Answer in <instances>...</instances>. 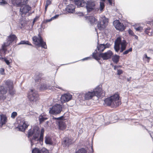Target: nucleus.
<instances>
[{"label":"nucleus","mask_w":153,"mask_h":153,"mask_svg":"<svg viewBox=\"0 0 153 153\" xmlns=\"http://www.w3.org/2000/svg\"><path fill=\"white\" fill-rule=\"evenodd\" d=\"M104 45L105 46V49L106 48H109L111 46V45L109 43H107L105 44H104Z\"/></svg>","instance_id":"a18cd8bd"},{"label":"nucleus","mask_w":153,"mask_h":153,"mask_svg":"<svg viewBox=\"0 0 153 153\" xmlns=\"http://www.w3.org/2000/svg\"><path fill=\"white\" fill-rule=\"evenodd\" d=\"M50 85L45 84H42L40 87V89L41 90H44L49 88Z\"/></svg>","instance_id":"cd10ccee"},{"label":"nucleus","mask_w":153,"mask_h":153,"mask_svg":"<svg viewBox=\"0 0 153 153\" xmlns=\"http://www.w3.org/2000/svg\"><path fill=\"white\" fill-rule=\"evenodd\" d=\"M17 115V113L16 112H13L11 114V117L13 119H14Z\"/></svg>","instance_id":"e433bc0d"},{"label":"nucleus","mask_w":153,"mask_h":153,"mask_svg":"<svg viewBox=\"0 0 153 153\" xmlns=\"http://www.w3.org/2000/svg\"><path fill=\"white\" fill-rule=\"evenodd\" d=\"M97 47L98 50L100 52H102L105 49L104 44H98Z\"/></svg>","instance_id":"5701e85b"},{"label":"nucleus","mask_w":153,"mask_h":153,"mask_svg":"<svg viewBox=\"0 0 153 153\" xmlns=\"http://www.w3.org/2000/svg\"><path fill=\"white\" fill-rule=\"evenodd\" d=\"M44 131L43 128L41 129L40 137H39L40 131L38 127H35L33 130L30 129L29 130L28 132V137L33 135L32 138L30 139L31 146L34 144L38 143H41L43 142Z\"/></svg>","instance_id":"f257e3e1"},{"label":"nucleus","mask_w":153,"mask_h":153,"mask_svg":"<svg viewBox=\"0 0 153 153\" xmlns=\"http://www.w3.org/2000/svg\"><path fill=\"white\" fill-rule=\"evenodd\" d=\"M120 57L119 56L115 54L112 58V60L114 62L117 63L119 62Z\"/></svg>","instance_id":"a878e982"},{"label":"nucleus","mask_w":153,"mask_h":153,"mask_svg":"<svg viewBox=\"0 0 153 153\" xmlns=\"http://www.w3.org/2000/svg\"><path fill=\"white\" fill-rule=\"evenodd\" d=\"M91 149L92 150V152H93V148L92 147H91Z\"/></svg>","instance_id":"680f3d73"},{"label":"nucleus","mask_w":153,"mask_h":153,"mask_svg":"<svg viewBox=\"0 0 153 153\" xmlns=\"http://www.w3.org/2000/svg\"><path fill=\"white\" fill-rule=\"evenodd\" d=\"M108 19L105 16L101 18L97 23L98 29L100 30H103L105 28L108 23Z\"/></svg>","instance_id":"1a4fd4ad"},{"label":"nucleus","mask_w":153,"mask_h":153,"mask_svg":"<svg viewBox=\"0 0 153 153\" xmlns=\"http://www.w3.org/2000/svg\"><path fill=\"white\" fill-rule=\"evenodd\" d=\"M90 58L89 57H86V58H85L84 59H83L82 60H87V59H88V58Z\"/></svg>","instance_id":"4d7b16f0"},{"label":"nucleus","mask_w":153,"mask_h":153,"mask_svg":"<svg viewBox=\"0 0 153 153\" xmlns=\"http://www.w3.org/2000/svg\"><path fill=\"white\" fill-rule=\"evenodd\" d=\"M76 153H87L86 151L84 148L79 149Z\"/></svg>","instance_id":"f704fd0d"},{"label":"nucleus","mask_w":153,"mask_h":153,"mask_svg":"<svg viewBox=\"0 0 153 153\" xmlns=\"http://www.w3.org/2000/svg\"><path fill=\"white\" fill-rule=\"evenodd\" d=\"M5 84L8 86L9 89L10 88H12L13 87V82L12 81L9 80H7L5 81Z\"/></svg>","instance_id":"393cba45"},{"label":"nucleus","mask_w":153,"mask_h":153,"mask_svg":"<svg viewBox=\"0 0 153 153\" xmlns=\"http://www.w3.org/2000/svg\"><path fill=\"white\" fill-rule=\"evenodd\" d=\"M26 44L29 45H32L29 43L28 41H22L18 44V45Z\"/></svg>","instance_id":"2f4dec72"},{"label":"nucleus","mask_w":153,"mask_h":153,"mask_svg":"<svg viewBox=\"0 0 153 153\" xmlns=\"http://www.w3.org/2000/svg\"><path fill=\"white\" fill-rule=\"evenodd\" d=\"M100 8L101 10L104 7V3L100 2Z\"/></svg>","instance_id":"c03bdc74"},{"label":"nucleus","mask_w":153,"mask_h":153,"mask_svg":"<svg viewBox=\"0 0 153 153\" xmlns=\"http://www.w3.org/2000/svg\"><path fill=\"white\" fill-rule=\"evenodd\" d=\"M93 92L95 94V96H96L98 97L105 95V91L102 90L100 86H97Z\"/></svg>","instance_id":"9b49d317"},{"label":"nucleus","mask_w":153,"mask_h":153,"mask_svg":"<svg viewBox=\"0 0 153 153\" xmlns=\"http://www.w3.org/2000/svg\"><path fill=\"white\" fill-rule=\"evenodd\" d=\"M75 7L73 4L69 5L66 8V10L68 13H73L75 11Z\"/></svg>","instance_id":"a211bd4d"},{"label":"nucleus","mask_w":153,"mask_h":153,"mask_svg":"<svg viewBox=\"0 0 153 153\" xmlns=\"http://www.w3.org/2000/svg\"><path fill=\"white\" fill-rule=\"evenodd\" d=\"M133 36H134V38H135L136 39H138V36H136V35H134H134H133Z\"/></svg>","instance_id":"6e6d98bb"},{"label":"nucleus","mask_w":153,"mask_h":153,"mask_svg":"<svg viewBox=\"0 0 153 153\" xmlns=\"http://www.w3.org/2000/svg\"><path fill=\"white\" fill-rule=\"evenodd\" d=\"M72 143V140L71 139L67 137L64 139L62 142L63 144L68 146L71 144Z\"/></svg>","instance_id":"412c9836"},{"label":"nucleus","mask_w":153,"mask_h":153,"mask_svg":"<svg viewBox=\"0 0 153 153\" xmlns=\"http://www.w3.org/2000/svg\"><path fill=\"white\" fill-rule=\"evenodd\" d=\"M59 16V15H56L53 17L51 18L52 20L57 18Z\"/></svg>","instance_id":"8fccbe9b"},{"label":"nucleus","mask_w":153,"mask_h":153,"mask_svg":"<svg viewBox=\"0 0 153 153\" xmlns=\"http://www.w3.org/2000/svg\"><path fill=\"white\" fill-rule=\"evenodd\" d=\"M117 67V66L115 65V66H114V70H116Z\"/></svg>","instance_id":"13d9d810"},{"label":"nucleus","mask_w":153,"mask_h":153,"mask_svg":"<svg viewBox=\"0 0 153 153\" xmlns=\"http://www.w3.org/2000/svg\"><path fill=\"white\" fill-rule=\"evenodd\" d=\"M19 2L16 3L18 6H21L22 5H24L27 4L26 2H25L24 0H17Z\"/></svg>","instance_id":"c756f323"},{"label":"nucleus","mask_w":153,"mask_h":153,"mask_svg":"<svg viewBox=\"0 0 153 153\" xmlns=\"http://www.w3.org/2000/svg\"><path fill=\"white\" fill-rule=\"evenodd\" d=\"M7 90V88L4 86H0V93L2 94H5Z\"/></svg>","instance_id":"b1692460"},{"label":"nucleus","mask_w":153,"mask_h":153,"mask_svg":"<svg viewBox=\"0 0 153 153\" xmlns=\"http://www.w3.org/2000/svg\"><path fill=\"white\" fill-rule=\"evenodd\" d=\"M1 4H7V2L5 0H0Z\"/></svg>","instance_id":"79ce46f5"},{"label":"nucleus","mask_w":153,"mask_h":153,"mask_svg":"<svg viewBox=\"0 0 153 153\" xmlns=\"http://www.w3.org/2000/svg\"><path fill=\"white\" fill-rule=\"evenodd\" d=\"M52 20V19L51 18V19H47L46 20V22L47 23V22H50Z\"/></svg>","instance_id":"864d4df0"},{"label":"nucleus","mask_w":153,"mask_h":153,"mask_svg":"<svg viewBox=\"0 0 153 153\" xmlns=\"http://www.w3.org/2000/svg\"><path fill=\"white\" fill-rule=\"evenodd\" d=\"M94 96L95 94L93 91H88L85 94H82L80 95L82 100H90Z\"/></svg>","instance_id":"9d476101"},{"label":"nucleus","mask_w":153,"mask_h":153,"mask_svg":"<svg viewBox=\"0 0 153 153\" xmlns=\"http://www.w3.org/2000/svg\"><path fill=\"white\" fill-rule=\"evenodd\" d=\"M144 56H145V57L147 59H148V62H149V60L150 59V58L149 57H148L147 56V54H144Z\"/></svg>","instance_id":"3c124183"},{"label":"nucleus","mask_w":153,"mask_h":153,"mask_svg":"<svg viewBox=\"0 0 153 153\" xmlns=\"http://www.w3.org/2000/svg\"><path fill=\"white\" fill-rule=\"evenodd\" d=\"M4 71V69L3 68H1L0 69V72L1 73V74H3L2 73H3Z\"/></svg>","instance_id":"603ef678"},{"label":"nucleus","mask_w":153,"mask_h":153,"mask_svg":"<svg viewBox=\"0 0 153 153\" xmlns=\"http://www.w3.org/2000/svg\"><path fill=\"white\" fill-rule=\"evenodd\" d=\"M113 24L116 28L120 31H123L125 29V27L123 24L120 23L118 21H114Z\"/></svg>","instance_id":"f8f14e48"},{"label":"nucleus","mask_w":153,"mask_h":153,"mask_svg":"<svg viewBox=\"0 0 153 153\" xmlns=\"http://www.w3.org/2000/svg\"><path fill=\"white\" fill-rule=\"evenodd\" d=\"M86 19L88 23H90L91 25H93L95 22L97 21V20L93 16L87 17H86Z\"/></svg>","instance_id":"f3484780"},{"label":"nucleus","mask_w":153,"mask_h":153,"mask_svg":"<svg viewBox=\"0 0 153 153\" xmlns=\"http://www.w3.org/2000/svg\"><path fill=\"white\" fill-rule=\"evenodd\" d=\"M0 124L1 125V127L3 125L5 124L7 122V117L6 116L3 114L0 115Z\"/></svg>","instance_id":"6ab92c4d"},{"label":"nucleus","mask_w":153,"mask_h":153,"mask_svg":"<svg viewBox=\"0 0 153 153\" xmlns=\"http://www.w3.org/2000/svg\"><path fill=\"white\" fill-rule=\"evenodd\" d=\"M126 41L124 40L122 41L121 38L119 37L114 42V48L116 52H118L120 51V53H122L126 49Z\"/></svg>","instance_id":"20e7f679"},{"label":"nucleus","mask_w":153,"mask_h":153,"mask_svg":"<svg viewBox=\"0 0 153 153\" xmlns=\"http://www.w3.org/2000/svg\"><path fill=\"white\" fill-rule=\"evenodd\" d=\"M72 98V96L71 94H65L62 95L61 98V100L62 101L64 102H67L71 100Z\"/></svg>","instance_id":"2eb2a0df"},{"label":"nucleus","mask_w":153,"mask_h":153,"mask_svg":"<svg viewBox=\"0 0 153 153\" xmlns=\"http://www.w3.org/2000/svg\"><path fill=\"white\" fill-rule=\"evenodd\" d=\"M39 118L40 123H43L45 120L48 119L47 117H44L42 115H41L39 116Z\"/></svg>","instance_id":"7c9ffc66"},{"label":"nucleus","mask_w":153,"mask_h":153,"mask_svg":"<svg viewBox=\"0 0 153 153\" xmlns=\"http://www.w3.org/2000/svg\"><path fill=\"white\" fill-rule=\"evenodd\" d=\"M41 78L39 76H36L35 79V81L36 82H39L41 80Z\"/></svg>","instance_id":"37998d69"},{"label":"nucleus","mask_w":153,"mask_h":153,"mask_svg":"<svg viewBox=\"0 0 153 153\" xmlns=\"http://www.w3.org/2000/svg\"><path fill=\"white\" fill-rule=\"evenodd\" d=\"M11 43H10V40L7 38L6 42L2 45V49L0 50V51H3L4 53H5L7 51L6 47L10 45Z\"/></svg>","instance_id":"dca6fc26"},{"label":"nucleus","mask_w":153,"mask_h":153,"mask_svg":"<svg viewBox=\"0 0 153 153\" xmlns=\"http://www.w3.org/2000/svg\"><path fill=\"white\" fill-rule=\"evenodd\" d=\"M75 2L78 7H85L88 13L92 11L95 9V4L94 1H90L86 3L84 0H76L75 1Z\"/></svg>","instance_id":"f03ea898"},{"label":"nucleus","mask_w":153,"mask_h":153,"mask_svg":"<svg viewBox=\"0 0 153 153\" xmlns=\"http://www.w3.org/2000/svg\"><path fill=\"white\" fill-rule=\"evenodd\" d=\"M16 37L14 35H10L8 37V39L10 40V43H12V42H13L15 40H16Z\"/></svg>","instance_id":"bb28decb"},{"label":"nucleus","mask_w":153,"mask_h":153,"mask_svg":"<svg viewBox=\"0 0 153 153\" xmlns=\"http://www.w3.org/2000/svg\"><path fill=\"white\" fill-rule=\"evenodd\" d=\"M58 123V125L60 129L63 130L66 128V124L63 121H59Z\"/></svg>","instance_id":"4be33fe9"},{"label":"nucleus","mask_w":153,"mask_h":153,"mask_svg":"<svg viewBox=\"0 0 153 153\" xmlns=\"http://www.w3.org/2000/svg\"><path fill=\"white\" fill-rule=\"evenodd\" d=\"M36 22V19H34V20L33 21V24L34 23V22Z\"/></svg>","instance_id":"052dcab7"},{"label":"nucleus","mask_w":153,"mask_h":153,"mask_svg":"<svg viewBox=\"0 0 153 153\" xmlns=\"http://www.w3.org/2000/svg\"><path fill=\"white\" fill-rule=\"evenodd\" d=\"M9 94L11 95H13L15 93V91L13 89V87L12 88L9 89Z\"/></svg>","instance_id":"72a5a7b5"},{"label":"nucleus","mask_w":153,"mask_h":153,"mask_svg":"<svg viewBox=\"0 0 153 153\" xmlns=\"http://www.w3.org/2000/svg\"><path fill=\"white\" fill-rule=\"evenodd\" d=\"M32 153H41V150L37 148H35L32 150Z\"/></svg>","instance_id":"473e14b6"},{"label":"nucleus","mask_w":153,"mask_h":153,"mask_svg":"<svg viewBox=\"0 0 153 153\" xmlns=\"http://www.w3.org/2000/svg\"><path fill=\"white\" fill-rule=\"evenodd\" d=\"M97 51L96 50L92 53V56L93 58L97 61L100 60L101 58L104 60L108 59H110L113 55V53L110 50L104 53H100L98 55H97Z\"/></svg>","instance_id":"39448f33"},{"label":"nucleus","mask_w":153,"mask_h":153,"mask_svg":"<svg viewBox=\"0 0 153 153\" xmlns=\"http://www.w3.org/2000/svg\"><path fill=\"white\" fill-rule=\"evenodd\" d=\"M4 61L6 63L7 65H9L10 64V62L9 60L7 59L6 58L4 59Z\"/></svg>","instance_id":"de8ad7c7"},{"label":"nucleus","mask_w":153,"mask_h":153,"mask_svg":"<svg viewBox=\"0 0 153 153\" xmlns=\"http://www.w3.org/2000/svg\"><path fill=\"white\" fill-rule=\"evenodd\" d=\"M39 94L37 92L35 89H31L28 93V97L30 100L36 102L39 99Z\"/></svg>","instance_id":"6e6552de"},{"label":"nucleus","mask_w":153,"mask_h":153,"mask_svg":"<svg viewBox=\"0 0 153 153\" xmlns=\"http://www.w3.org/2000/svg\"><path fill=\"white\" fill-rule=\"evenodd\" d=\"M128 32H129V33L130 34H131V35L132 36H133L134 35V34L133 33V32H132V31L131 30H129V31H128Z\"/></svg>","instance_id":"09e8293b"},{"label":"nucleus","mask_w":153,"mask_h":153,"mask_svg":"<svg viewBox=\"0 0 153 153\" xmlns=\"http://www.w3.org/2000/svg\"><path fill=\"white\" fill-rule=\"evenodd\" d=\"M131 78V77H130L129 78L127 79V80L129 82L130 81Z\"/></svg>","instance_id":"bf43d9fd"},{"label":"nucleus","mask_w":153,"mask_h":153,"mask_svg":"<svg viewBox=\"0 0 153 153\" xmlns=\"http://www.w3.org/2000/svg\"><path fill=\"white\" fill-rule=\"evenodd\" d=\"M135 29L136 31L142 32L143 29V28L142 27L139 26L135 28Z\"/></svg>","instance_id":"ea45409f"},{"label":"nucleus","mask_w":153,"mask_h":153,"mask_svg":"<svg viewBox=\"0 0 153 153\" xmlns=\"http://www.w3.org/2000/svg\"><path fill=\"white\" fill-rule=\"evenodd\" d=\"M28 126V125L25 122L22 121L19 124L18 128L19 131H24L25 129Z\"/></svg>","instance_id":"4468645a"},{"label":"nucleus","mask_w":153,"mask_h":153,"mask_svg":"<svg viewBox=\"0 0 153 153\" xmlns=\"http://www.w3.org/2000/svg\"><path fill=\"white\" fill-rule=\"evenodd\" d=\"M62 106L60 104H55L50 108L49 112L50 114L56 115L60 114L62 111Z\"/></svg>","instance_id":"0eeeda50"},{"label":"nucleus","mask_w":153,"mask_h":153,"mask_svg":"<svg viewBox=\"0 0 153 153\" xmlns=\"http://www.w3.org/2000/svg\"><path fill=\"white\" fill-rule=\"evenodd\" d=\"M102 0V1H105V0Z\"/></svg>","instance_id":"69168bd1"},{"label":"nucleus","mask_w":153,"mask_h":153,"mask_svg":"<svg viewBox=\"0 0 153 153\" xmlns=\"http://www.w3.org/2000/svg\"><path fill=\"white\" fill-rule=\"evenodd\" d=\"M132 51V48H130L128 49L126 51L123 53V55L127 54L129 52H131Z\"/></svg>","instance_id":"4c0bfd02"},{"label":"nucleus","mask_w":153,"mask_h":153,"mask_svg":"<svg viewBox=\"0 0 153 153\" xmlns=\"http://www.w3.org/2000/svg\"><path fill=\"white\" fill-rule=\"evenodd\" d=\"M45 142L47 144L51 145L52 144L51 139L49 137H45Z\"/></svg>","instance_id":"c85d7f7f"},{"label":"nucleus","mask_w":153,"mask_h":153,"mask_svg":"<svg viewBox=\"0 0 153 153\" xmlns=\"http://www.w3.org/2000/svg\"><path fill=\"white\" fill-rule=\"evenodd\" d=\"M123 72V71L121 70V69L118 70H117V74L118 75H120L121 74H122Z\"/></svg>","instance_id":"49530a36"},{"label":"nucleus","mask_w":153,"mask_h":153,"mask_svg":"<svg viewBox=\"0 0 153 153\" xmlns=\"http://www.w3.org/2000/svg\"><path fill=\"white\" fill-rule=\"evenodd\" d=\"M31 9L30 7L28 5H25L24 6H21L20 9V14L22 15L23 14H25L27 13Z\"/></svg>","instance_id":"ddd939ff"},{"label":"nucleus","mask_w":153,"mask_h":153,"mask_svg":"<svg viewBox=\"0 0 153 153\" xmlns=\"http://www.w3.org/2000/svg\"><path fill=\"white\" fill-rule=\"evenodd\" d=\"M51 3V2L50 0H47L46 1V4L45 7V10L46 11L47 10V9L48 6Z\"/></svg>","instance_id":"c9c22d12"},{"label":"nucleus","mask_w":153,"mask_h":153,"mask_svg":"<svg viewBox=\"0 0 153 153\" xmlns=\"http://www.w3.org/2000/svg\"><path fill=\"white\" fill-rule=\"evenodd\" d=\"M149 50V51H152V52H153V50H152V49H150Z\"/></svg>","instance_id":"0e129e2a"},{"label":"nucleus","mask_w":153,"mask_h":153,"mask_svg":"<svg viewBox=\"0 0 153 153\" xmlns=\"http://www.w3.org/2000/svg\"><path fill=\"white\" fill-rule=\"evenodd\" d=\"M4 58H4L3 57L0 58V59H4Z\"/></svg>","instance_id":"e2e57ef3"},{"label":"nucleus","mask_w":153,"mask_h":153,"mask_svg":"<svg viewBox=\"0 0 153 153\" xmlns=\"http://www.w3.org/2000/svg\"><path fill=\"white\" fill-rule=\"evenodd\" d=\"M32 40L34 42V44L39 47H41L45 49L47 48L46 43L43 41L40 34L38 35V36H33L32 38Z\"/></svg>","instance_id":"423d86ee"},{"label":"nucleus","mask_w":153,"mask_h":153,"mask_svg":"<svg viewBox=\"0 0 153 153\" xmlns=\"http://www.w3.org/2000/svg\"><path fill=\"white\" fill-rule=\"evenodd\" d=\"M41 153H49V152L45 148H43L41 150Z\"/></svg>","instance_id":"58836bf2"},{"label":"nucleus","mask_w":153,"mask_h":153,"mask_svg":"<svg viewBox=\"0 0 153 153\" xmlns=\"http://www.w3.org/2000/svg\"><path fill=\"white\" fill-rule=\"evenodd\" d=\"M109 3V4H110L111 5H112V2H111V0H107Z\"/></svg>","instance_id":"5fc2aeb1"},{"label":"nucleus","mask_w":153,"mask_h":153,"mask_svg":"<svg viewBox=\"0 0 153 153\" xmlns=\"http://www.w3.org/2000/svg\"><path fill=\"white\" fill-rule=\"evenodd\" d=\"M104 102L108 106L115 107L121 104L119 95L117 94H115L107 98L105 100Z\"/></svg>","instance_id":"7ed1b4c3"},{"label":"nucleus","mask_w":153,"mask_h":153,"mask_svg":"<svg viewBox=\"0 0 153 153\" xmlns=\"http://www.w3.org/2000/svg\"><path fill=\"white\" fill-rule=\"evenodd\" d=\"M63 118V116H61L59 117H57V118L53 117V119H55V120H59V121H60V120H62V119Z\"/></svg>","instance_id":"a19ab883"},{"label":"nucleus","mask_w":153,"mask_h":153,"mask_svg":"<svg viewBox=\"0 0 153 153\" xmlns=\"http://www.w3.org/2000/svg\"><path fill=\"white\" fill-rule=\"evenodd\" d=\"M144 32L146 34L149 36L153 35V29L149 27L146 28Z\"/></svg>","instance_id":"aec40b11"}]
</instances>
